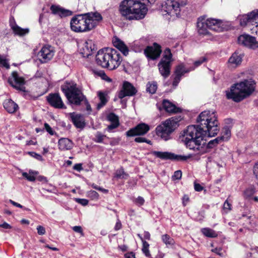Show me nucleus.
<instances>
[{
    "instance_id": "obj_1",
    "label": "nucleus",
    "mask_w": 258,
    "mask_h": 258,
    "mask_svg": "<svg viewBox=\"0 0 258 258\" xmlns=\"http://www.w3.org/2000/svg\"><path fill=\"white\" fill-rule=\"evenodd\" d=\"M198 125H191L183 131L182 141L190 150L199 151L202 142L207 137L216 136L219 131V122L216 112L205 110L202 112L197 118Z\"/></svg>"
},
{
    "instance_id": "obj_2",
    "label": "nucleus",
    "mask_w": 258,
    "mask_h": 258,
    "mask_svg": "<svg viewBox=\"0 0 258 258\" xmlns=\"http://www.w3.org/2000/svg\"><path fill=\"white\" fill-rule=\"evenodd\" d=\"M102 20L101 15L97 12L78 15L71 19V28L76 32H88L95 28Z\"/></svg>"
},
{
    "instance_id": "obj_3",
    "label": "nucleus",
    "mask_w": 258,
    "mask_h": 258,
    "mask_svg": "<svg viewBox=\"0 0 258 258\" xmlns=\"http://www.w3.org/2000/svg\"><path fill=\"white\" fill-rule=\"evenodd\" d=\"M122 61L120 53L114 48H107L99 50L96 55V63L109 70L117 69Z\"/></svg>"
},
{
    "instance_id": "obj_4",
    "label": "nucleus",
    "mask_w": 258,
    "mask_h": 258,
    "mask_svg": "<svg viewBox=\"0 0 258 258\" xmlns=\"http://www.w3.org/2000/svg\"><path fill=\"white\" fill-rule=\"evenodd\" d=\"M119 11L126 19L137 20L145 17L148 9L145 4L138 1L124 0L120 5Z\"/></svg>"
},
{
    "instance_id": "obj_5",
    "label": "nucleus",
    "mask_w": 258,
    "mask_h": 258,
    "mask_svg": "<svg viewBox=\"0 0 258 258\" xmlns=\"http://www.w3.org/2000/svg\"><path fill=\"white\" fill-rule=\"evenodd\" d=\"M255 82L250 80H245L231 87L230 90L226 91L227 99L239 102L248 97L255 90Z\"/></svg>"
},
{
    "instance_id": "obj_6",
    "label": "nucleus",
    "mask_w": 258,
    "mask_h": 258,
    "mask_svg": "<svg viewBox=\"0 0 258 258\" xmlns=\"http://www.w3.org/2000/svg\"><path fill=\"white\" fill-rule=\"evenodd\" d=\"M60 88L70 104L79 105L86 99L81 89L73 81H66Z\"/></svg>"
},
{
    "instance_id": "obj_7",
    "label": "nucleus",
    "mask_w": 258,
    "mask_h": 258,
    "mask_svg": "<svg viewBox=\"0 0 258 258\" xmlns=\"http://www.w3.org/2000/svg\"><path fill=\"white\" fill-rule=\"evenodd\" d=\"M239 18L241 26H248L251 33L258 35V10L240 16Z\"/></svg>"
},
{
    "instance_id": "obj_8",
    "label": "nucleus",
    "mask_w": 258,
    "mask_h": 258,
    "mask_svg": "<svg viewBox=\"0 0 258 258\" xmlns=\"http://www.w3.org/2000/svg\"><path fill=\"white\" fill-rule=\"evenodd\" d=\"M172 57L170 49L166 48L164 51L163 57L158 64L159 72L164 78H167L170 74Z\"/></svg>"
},
{
    "instance_id": "obj_9",
    "label": "nucleus",
    "mask_w": 258,
    "mask_h": 258,
    "mask_svg": "<svg viewBox=\"0 0 258 258\" xmlns=\"http://www.w3.org/2000/svg\"><path fill=\"white\" fill-rule=\"evenodd\" d=\"M175 123V122L173 119L166 120L157 126L156 128L157 135L165 141L168 140L170 135L174 130Z\"/></svg>"
},
{
    "instance_id": "obj_10",
    "label": "nucleus",
    "mask_w": 258,
    "mask_h": 258,
    "mask_svg": "<svg viewBox=\"0 0 258 258\" xmlns=\"http://www.w3.org/2000/svg\"><path fill=\"white\" fill-rule=\"evenodd\" d=\"M161 11L163 15L178 17L180 12V5L174 0H166L161 4Z\"/></svg>"
},
{
    "instance_id": "obj_11",
    "label": "nucleus",
    "mask_w": 258,
    "mask_h": 258,
    "mask_svg": "<svg viewBox=\"0 0 258 258\" xmlns=\"http://www.w3.org/2000/svg\"><path fill=\"white\" fill-rule=\"evenodd\" d=\"M152 154L162 159H170L177 161H184L191 158L190 155H181L168 152L153 151Z\"/></svg>"
},
{
    "instance_id": "obj_12",
    "label": "nucleus",
    "mask_w": 258,
    "mask_h": 258,
    "mask_svg": "<svg viewBox=\"0 0 258 258\" xmlns=\"http://www.w3.org/2000/svg\"><path fill=\"white\" fill-rule=\"evenodd\" d=\"M78 47L80 53L84 57L91 55L96 48L94 42L90 39L81 40L78 43Z\"/></svg>"
},
{
    "instance_id": "obj_13",
    "label": "nucleus",
    "mask_w": 258,
    "mask_h": 258,
    "mask_svg": "<svg viewBox=\"0 0 258 258\" xmlns=\"http://www.w3.org/2000/svg\"><path fill=\"white\" fill-rule=\"evenodd\" d=\"M8 82L13 87L17 90L25 91V87L24 86L25 84L24 79L19 76L17 72H13L12 75L8 79Z\"/></svg>"
},
{
    "instance_id": "obj_14",
    "label": "nucleus",
    "mask_w": 258,
    "mask_h": 258,
    "mask_svg": "<svg viewBox=\"0 0 258 258\" xmlns=\"http://www.w3.org/2000/svg\"><path fill=\"white\" fill-rule=\"evenodd\" d=\"M149 130L150 127L148 124L145 123H141L135 127L129 130L126 132L125 134L128 137L136 136H142L147 134Z\"/></svg>"
},
{
    "instance_id": "obj_15",
    "label": "nucleus",
    "mask_w": 258,
    "mask_h": 258,
    "mask_svg": "<svg viewBox=\"0 0 258 258\" xmlns=\"http://www.w3.org/2000/svg\"><path fill=\"white\" fill-rule=\"evenodd\" d=\"M238 43L251 49L258 47V42L255 38L248 34H243L238 38Z\"/></svg>"
},
{
    "instance_id": "obj_16",
    "label": "nucleus",
    "mask_w": 258,
    "mask_h": 258,
    "mask_svg": "<svg viewBox=\"0 0 258 258\" xmlns=\"http://www.w3.org/2000/svg\"><path fill=\"white\" fill-rule=\"evenodd\" d=\"M54 54L53 47L49 45L43 46L38 52V56L41 57V61L43 63L50 60L53 57Z\"/></svg>"
},
{
    "instance_id": "obj_17",
    "label": "nucleus",
    "mask_w": 258,
    "mask_h": 258,
    "mask_svg": "<svg viewBox=\"0 0 258 258\" xmlns=\"http://www.w3.org/2000/svg\"><path fill=\"white\" fill-rule=\"evenodd\" d=\"M161 53V47L156 43H154L153 46H148L144 50V53L146 57L152 60L157 58Z\"/></svg>"
},
{
    "instance_id": "obj_18",
    "label": "nucleus",
    "mask_w": 258,
    "mask_h": 258,
    "mask_svg": "<svg viewBox=\"0 0 258 258\" xmlns=\"http://www.w3.org/2000/svg\"><path fill=\"white\" fill-rule=\"evenodd\" d=\"M47 101L55 108H66V106L58 93L50 94L47 96Z\"/></svg>"
},
{
    "instance_id": "obj_19",
    "label": "nucleus",
    "mask_w": 258,
    "mask_h": 258,
    "mask_svg": "<svg viewBox=\"0 0 258 258\" xmlns=\"http://www.w3.org/2000/svg\"><path fill=\"white\" fill-rule=\"evenodd\" d=\"M137 91L136 89L128 82H124L123 84L122 89L118 94L120 99H122L125 96H132L135 95Z\"/></svg>"
},
{
    "instance_id": "obj_20",
    "label": "nucleus",
    "mask_w": 258,
    "mask_h": 258,
    "mask_svg": "<svg viewBox=\"0 0 258 258\" xmlns=\"http://www.w3.org/2000/svg\"><path fill=\"white\" fill-rule=\"evenodd\" d=\"M190 72L189 70H188L183 63H180L178 65L174 72L175 77L173 81L172 85L174 87H176L178 83H179L181 77L186 73Z\"/></svg>"
},
{
    "instance_id": "obj_21",
    "label": "nucleus",
    "mask_w": 258,
    "mask_h": 258,
    "mask_svg": "<svg viewBox=\"0 0 258 258\" xmlns=\"http://www.w3.org/2000/svg\"><path fill=\"white\" fill-rule=\"evenodd\" d=\"M229 125H225L221 131L220 138H217L209 142V146L212 147V145L217 144L220 140L227 141L231 137V129Z\"/></svg>"
},
{
    "instance_id": "obj_22",
    "label": "nucleus",
    "mask_w": 258,
    "mask_h": 258,
    "mask_svg": "<svg viewBox=\"0 0 258 258\" xmlns=\"http://www.w3.org/2000/svg\"><path fill=\"white\" fill-rule=\"evenodd\" d=\"M206 20L210 30L218 32L223 31L224 28L223 27L222 22L221 20L213 18H209Z\"/></svg>"
},
{
    "instance_id": "obj_23",
    "label": "nucleus",
    "mask_w": 258,
    "mask_h": 258,
    "mask_svg": "<svg viewBox=\"0 0 258 258\" xmlns=\"http://www.w3.org/2000/svg\"><path fill=\"white\" fill-rule=\"evenodd\" d=\"M70 117L74 125L77 128H83L85 125L83 116L75 112L70 113Z\"/></svg>"
},
{
    "instance_id": "obj_24",
    "label": "nucleus",
    "mask_w": 258,
    "mask_h": 258,
    "mask_svg": "<svg viewBox=\"0 0 258 258\" xmlns=\"http://www.w3.org/2000/svg\"><path fill=\"white\" fill-rule=\"evenodd\" d=\"M112 43L113 46L119 50L124 56H127L128 54L129 49L123 41L115 37L113 38Z\"/></svg>"
},
{
    "instance_id": "obj_25",
    "label": "nucleus",
    "mask_w": 258,
    "mask_h": 258,
    "mask_svg": "<svg viewBox=\"0 0 258 258\" xmlns=\"http://www.w3.org/2000/svg\"><path fill=\"white\" fill-rule=\"evenodd\" d=\"M198 32L200 35H207L210 34L208 24L204 18H199L197 22Z\"/></svg>"
},
{
    "instance_id": "obj_26",
    "label": "nucleus",
    "mask_w": 258,
    "mask_h": 258,
    "mask_svg": "<svg viewBox=\"0 0 258 258\" xmlns=\"http://www.w3.org/2000/svg\"><path fill=\"white\" fill-rule=\"evenodd\" d=\"M52 13L54 15H58L61 18L66 17L72 15V11L63 9L60 6L52 5L50 7Z\"/></svg>"
},
{
    "instance_id": "obj_27",
    "label": "nucleus",
    "mask_w": 258,
    "mask_h": 258,
    "mask_svg": "<svg viewBox=\"0 0 258 258\" xmlns=\"http://www.w3.org/2000/svg\"><path fill=\"white\" fill-rule=\"evenodd\" d=\"M243 55L239 51H235L230 57L228 63L232 67H236L240 65L242 62Z\"/></svg>"
},
{
    "instance_id": "obj_28",
    "label": "nucleus",
    "mask_w": 258,
    "mask_h": 258,
    "mask_svg": "<svg viewBox=\"0 0 258 258\" xmlns=\"http://www.w3.org/2000/svg\"><path fill=\"white\" fill-rule=\"evenodd\" d=\"M58 149L61 151L71 150L74 146L73 142L68 138H61L58 142Z\"/></svg>"
},
{
    "instance_id": "obj_29",
    "label": "nucleus",
    "mask_w": 258,
    "mask_h": 258,
    "mask_svg": "<svg viewBox=\"0 0 258 258\" xmlns=\"http://www.w3.org/2000/svg\"><path fill=\"white\" fill-rule=\"evenodd\" d=\"M162 105L165 111L169 113H175L181 112V109L167 100H164Z\"/></svg>"
},
{
    "instance_id": "obj_30",
    "label": "nucleus",
    "mask_w": 258,
    "mask_h": 258,
    "mask_svg": "<svg viewBox=\"0 0 258 258\" xmlns=\"http://www.w3.org/2000/svg\"><path fill=\"white\" fill-rule=\"evenodd\" d=\"M4 107L10 113H14L18 108V105L11 99H6L4 102Z\"/></svg>"
},
{
    "instance_id": "obj_31",
    "label": "nucleus",
    "mask_w": 258,
    "mask_h": 258,
    "mask_svg": "<svg viewBox=\"0 0 258 258\" xmlns=\"http://www.w3.org/2000/svg\"><path fill=\"white\" fill-rule=\"evenodd\" d=\"M97 94L100 100V103L97 104V108L98 109H99L104 106L107 102V94L106 93L102 91L98 92Z\"/></svg>"
},
{
    "instance_id": "obj_32",
    "label": "nucleus",
    "mask_w": 258,
    "mask_h": 258,
    "mask_svg": "<svg viewBox=\"0 0 258 258\" xmlns=\"http://www.w3.org/2000/svg\"><path fill=\"white\" fill-rule=\"evenodd\" d=\"M38 172L35 170H29V173L24 172L22 173V176L26 178L29 181H35L36 180V176Z\"/></svg>"
},
{
    "instance_id": "obj_33",
    "label": "nucleus",
    "mask_w": 258,
    "mask_h": 258,
    "mask_svg": "<svg viewBox=\"0 0 258 258\" xmlns=\"http://www.w3.org/2000/svg\"><path fill=\"white\" fill-rule=\"evenodd\" d=\"M11 28L15 34L19 36H23L29 32L28 29H22L16 24H11Z\"/></svg>"
},
{
    "instance_id": "obj_34",
    "label": "nucleus",
    "mask_w": 258,
    "mask_h": 258,
    "mask_svg": "<svg viewBox=\"0 0 258 258\" xmlns=\"http://www.w3.org/2000/svg\"><path fill=\"white\" fill-rule=\"evenodd\" d=\"M202 234L207 237L215 238L218 236L217 233L214 230L209 228H204L201 229Z\"/></svg>"
},
{
    "instance_id": "obj_35",
    "label": "nucleus",
    "mask_w": 258,
    "mask_h": 258,
    "mask_svg": "<svg viewBox=\"0 0 258 258\" xmlns=\"http://www.w3.org/2000/svg\"><path fill=\"white\" fill-rule=\"evenodd\" d=\"M128 175L125 172L122 167L116 170L114 173V178L116 179H126Z\"/></svg>"
},
{
    "instance_id": "obj_36",
    "label": "nucleus",
    "mask_w": 258,
    "mask_h": 258,
    "mask_svg": "<svg viewBox=\"0 0 258 258\" xmlns=\"http://www.w3.org/2000/svg\"><path fill=\"white\" fill-rule=\"evenodd\" d=\"M157 89V83L155 81L149 82L146 86V90L150 94L155 93Z\"/></svg>"
},
{
    "instance_id": "obj_37",
    "label": "nucleus",
    "mask_w": 258,
    "mask_h": 258,
    "mask_svg": "<svg viewBox=\"0 0 258 258\" xmlns=\"http://www.w3.org/2000/svg\"><path fill=\"white\" fill-rule=\"evenodd\" d=\"M86 196L92 200H97L99 199V195L95 190H89L86 192Z\"/></svg>"
},
{
    "instance_id": "obj_38",
    "label": "nucleus",
    "mask_w": 258,
    "mask_h": 258,
    "mask_svg": "<svg viewBox=\"0 0 258 258\" xmlns=\"http://www.w3.org/2000/svg\"><path fill=\"white\" fill-rule=\"evenodd\" d=\"M106 136L103 135L101 132H97L95 135V138L93 140L95 142L97 143H102L105 138H106Z\"/></svg>"
},
{
    "instance_id": "obj_39",
    "label": "nucleus",
    "mask_w": 258,
    "mask_h": 258,
    "mask_svg": "<svg viewBox=\"0 0 258 258\" xmlns=\"http://www.w3.org/2000/svg\"><path fill=\"white\" fill-rule=\"evenodd\" d=\"M232 210V205L228 201V199L226 200L223 206V213L227 214Z\"/></svg>"
},
{
    "instance_id": "obj_40",
    "label": "nucleus",
    "mask_w": 258,
    "mask_h": 258,
    "mask_svg": "<svg viewBox=\"0 0 258 258\" xmlns=\"http://www.w3.org/2000/svg\"><path fill=\"white\" fill-rule=\"evenodd\" d=\"M162 241L166 245H171L173 243V239L168 234H164L161 237Z\"/></svg>"
},
{
    "instance_id": "obj_41",
    "label": "nucleus",
    "mask_w": 258,
    "mask_h": 258,
    "mask_svg": "<svg viewBox=\"0 0 258 258\" xmlns=\"http://www.w3.org/2000/svg\"><path fill=\"white\" fill-rule=\"evenodd\" d=\"M207 60V58L205 56H203V57H202L201 58H200L198 60H196L195 61L194 64V67H192V68H190L189 69H188V70H189L190 71H192L194 70L196 68L200 66V65H201L204 62H205V61H206Z\"/></svg>"
},
{
    "instance_id": "obj_42",
    "label": "nucleus",
    "mask_w": 258,
    "mask_h": 258,
    "mask_svg": "<svg viewBox=\"0 0 258 258\" xmlns=\"http://www.w3.org/2000/svg\"><path fill=\"white\" fill-rule=\"evenodd\" d=\"M142 251L146 256H150V253L149 249V244L147 241H143Z\"/></svg>"
},
{
    "instance_id": "obj_43",
    "label": "nucleus",
    "mask_w": 258,
    "mask_h": 258,
    "mask_svg": "<svg viewBox=\"0 0 258 258\" xmlns=\"http://www.w3.org/2000/svg\"><path fill=\"white\" fill-rule=\"evenodd\" d=\"M107 119L111 122H119L118 116L114 113H110L107 115Z\"/></svg>"
},
{
    "instance_id": "obj_44",
    "label": "nucleus",
    "mask_w": 258,
    "mask_h": 258,
    "mask_svg": "<svg viewBox=\"0 0 258 258\" xmlns=\"http://www.w3.org/2000/svg\"><path fill=\"white\" fill-rule=\"evenodd\" d=\"M255 192V188L253 186H251L247 188L244 191V195L247 197H249L253 195Z\"/></svg>"
},
{
    "instance_id": "obj_45",
    "label": "nucleus",
    "mask_w": 258,
    "mask_h": 258,
    "mask_svg": "<svg viewBox=\"0 0 258 258\" xmlns=\"http://www.w3.org/2000/svg\"><path fill=\"white\" fill-rule=\"evenodd\" d=\"M28 154L38 161H44V159L43 158L41 155L37 154L34 152H29Z\"/></svg>"
},
{
    "instance_id": "obj_46",
    "label": "nucleus",
    "mask_w": 258,
    "mask_h": 258,
    "mask_svg": "<svg viewBox=\"0 0 258 258\" xmlns=\"http://www.w3.org/2000/svg\"><path fill=\"white\" fill-rule=\"evenodd\" d=\"M91 186L92 187V188L98 190V191H101L103 193H104V194H107L108 192V190L107 189H105V188H104L103 187H101L97 185H96V184L95 183H93L91 184Z\"/></svg>"
},
{
    "instance_id": "obj_47",
    "label": "nucleus",
    "mask_w": 258,
    "mask_h": 258,
    "mask_svg": "<svg viewBox=\"0 0 258 258\" xmlns=\"http://www.w3.org/2000/svg\"><path fill=\"white\" fill-rule=\"evenodd\" d=\"M75 201L78 204L85 206L88 204L89 201L88 200L85 199H79V198H76L75 199Z\"/></svg>"
},
{
    "instance_id": "obj_48",
    "label": "nucleus",
    "mask_w": 258,
    "mask_h": 258,
    "mask_svg": "<svg viewBox=\"0 0 258 258\" xmlns=\"http://www.w3.org/2000/svg\"><path fill=\"white\" fill-rule=\"evenodd\" d=\"M119 124V122H111V124L107 126L106 130L109 132H111L112 130L117 128Z\"/></svg>"
},
{
    "instance_id": "obj_49",
    "label": "nucleus",
    "mask_w": 258,
    "mask_h": 258,
    "mask_svg": "<svg viewBox=\"0 0 258 258\" xmlns=\"http://www.w3.org/2000/svg\"><path fill=\"white\" fill-rule=\"evenodd\" d=\"M134 202L136 205L141 206L144 205L145 200L143 197L139 196L135 199Z\"/></svg>"
},
{
    "instance_id": "obj_50",
    "label": "nucleus",
    "mask_w": 258,
    "mask_h": 258,
    "mask_svg": "<svg viewBox=\"0 0 258 258\" xmlns=\"http://www.w3.org/2000/svg\"><path fill=\"white\" fill-rule=\"evenodd\" d=\"M120 141L119 138H113L110 139V145L112 146L118 145Z\"/></svg>"
},
{
    "instance_id": "obj_51",
    "label": "nucleus",
    "mask_w": 258,
    "mask_h": 258,
    "mask_svg": "<svg viewBox=\"0 0 258 258\" xmlns=\"http://www.w3.org/2000/svg\"><path fill=\"white\" fill-rule=\"evenodd\" d=\"M182 176V172L180 170H177L174 172V174L172 176V179L173 180L180 179Z\"/></svg>"
},
{
    "instance_id": "obj_52",
    "label": "nucleus",
    "mask_w": 258,
    "mask_h": 258,
    "mask_svg": "<svg viewBox=\"0 0 258 258\" xmlns=\"http://www.w3.org/2000/svg\"><path fill=\"white\" fill-rule=\"evenodd\" d=\"M37 230L38 234L40 235L45 234L46 232L45 228L40 225H39L37 227Z\"/></svg>"
},
{
    "instance_id": "obj_53",
    "label": "nucleus",
    "mask_w": 258,
    "mask_h": 258,
    "mask_svg": "<svg viewBox=\"0 0 258 258\" xmlns=\"http://www.w3.org/2000/svg\"><path fill=\"white\" fill-rule=\"evenodd\" d=\"M44 127L46 131L51 135H53L54 134V132L53 131L51 126L47 123H44Z\"/></svg>"
},
{
    "instance_id": "obj_54",
    "label": "nucleus",
    "mask_w": 258,
    "mask_h": 258,
    "mask_svg": "<svg viewBox=\"0 0 258 258\" xmlns=\"http://www.w3.org/2000/svg\"><path fill=\"white\" fill-rule=\"evenodd\" d=\"M73 230L76 232L80 233L82 235H83V232L82 230V228L80 226H75L73 227Z\"/></svg>"
},
{
    "instance_id": "obj_55",
    "label": "nucleus",
    "mask_w": 258,
    "mask_h": 258,
    "mask_svg": "<svg viewBox=\"0 0 258 258\" xmlns=\"http://www.w3.org/2000/svg\"><path fill=\"white\" fill-rule=\"evenodd\" d=\"M182 205L184 207H185L186 206L187 203L189 202V198L187 195H185L182 197Z\"/></svg>"
},
{
    "instance_id": "obj_56",
    "label": "nucleus",
    "mask_w": 258,
    "mask_h": 258,
    "mask_svg": "<svg viewBox=\"0 0 258 258\" xmlns=\"http://www.w3.org/2000/svg\"><path fill=\"white\" fill-rule=\"evenodd\" d=\"M0 227L6 229L12 228V226L6 222H4L2 224H0Z\"/></svg>"
},
{
    "instance_id": "obj_57",
    "label": "nucleus",
    "mask_w": 258,
    "mask_h": 258,
    "mask_svg": "<svg viewBox=\"0 0 258 258\" xmlns=\"http://www.w3.org/2000/svg\"><path fill=\"white\" fill-rule=\"evenodd\" d=\"M73 169L78 171H80L83 169L82 164L81 163H78L74 165Z\"/></svg>"
},
{
    "instance_id": "obj_58",
    "label": "nucleus",
    "mask_w": 258,
    "mask_h": 258,
    "mask_svg": "<svg viewBox=\"0 0 258 258\" xmlns=\"http://www.w3.org/2000/svg\"><path fill=\"white\" fill-rule=\"evenodd\" d=\"M212 251L214 252H215L216 253L219 255H223V253L221 252L222 249L221 248L216 247L215 248L213 249Z\"/></svg>"
},
{
    "instance_id": "obj_59",
    "label": "nucleus",
    "mask_w": 258,
    "mask_h": 258,
    "mask_svg": "<svg viewBox=\"0 0 258 258\" xmlns=\"http://www.w3.org/2000/svg\"><path fill=\"white\" fill-rule=\"evenodd\" d=\"M195 189L197 191H201L203 189V187L199 183H195Z\"/></svg>"
},
{
    "instance_id": "obj_60",
    "label": "nucleus",
    "mask_w": 258,
    "mask_h": 258,
    "mask_svg": "<svg viewBox=\"0 0 258 258\" xmlns=\"http://www.w3.org/2000/svg\"><path fill=\"white\" fill-rule=\"evenodd\" d=\"M135 141L137 143H144L146 142V139L143 137H137L135 139Z\"/></svg>"
},
{
    "instance_id": "obj_61",
    "label": "nucleus",
    "mask_w": 258,
    "mask_h": 258,
    "mask_svg": "<svg viewBox=\"0 0 258 258\" xmlns=\"http://www.w3.org/2000/svg\"><path fill=\"white\" fill-rule=\"evenodd\" d=\"M0 64L6 68L7 69H9L10 68V65L5 58L4 59V60L1 62H0Z\"/></svg>"
},
{
    "instance_id": "obj_62",
    "label": "nucleus",
    "mask_w": 258,
    "mask_h": 258,
    "mask_svg": "<svg viewBox=\"0 0 258 258\" xmlns=\"http://www.w3.org/2000/svg\"><path fill=\"white\" fill-rule=\"evenodd\" d=\"M125 258H136L135 254L133 252H127L124 255Z\"/></svg>"
},
{
    "instance_id": "obj_63",
    "label": "nucleus",
    "mask_w": 258,
    "mask_h": 258,
    "mask_svg": "<svg viewBox=\"0 0 258 258\" xmlns=\"http://www.w3.org/2000/svg\"><path fill=\"white\" fill-rule=\"evenodd\" d=\"M10 203H11L13 206H15L17 207H18V208H23V206L22 205H21V204L17 203V202H15L13 201H12V200H10Z\"/></svg>"
},
{
    "instance_id": "obj_64",
    "label": "nucleus",
    "mask_w": 258,
    "mask_h": 258,
    "mask_svg": "<svg viewBox=\"0 0 258 258\" xmlns=\"http://www.w3.org/2000/svg\"><path fill=\"white\" fill-rule=\"evenodd\" d=\"M121 228V224L120 221H118L115 224V226L114 227V229L115 230H118Z\"/></svg>"
}]
</instances>
